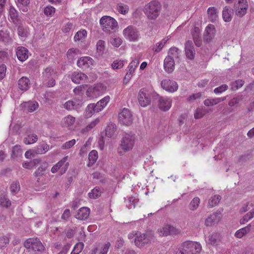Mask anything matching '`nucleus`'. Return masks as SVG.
<instances>
[{"label":"nucleus","instance_id":"obj_1","mask_svg":"<svg viewBox=\"0 0 254 254\" xmlns=\"http://www.w3.org/2000/svg\"><path fill=\"white\" fill-rule=\"evenodd\" d=\"M201 251V246L199 243L188 241L177 247L175 254H199Z\"/></svg>","mask_w":254,"mask_h":254},{"label":"nucleus","instance_id":"obj_2","mask_svg":"<svg viewBox=\"0 0 254 254\" xmlns=\"http://www.w3.org/2000/svg\"><path fill=\"white\" fill-rule=\"evenodd\" d=\"M162 5L157 0H151L145 4L143 8V12L147 18L150 20H154L159 16Z\"/></svg>","mask_w":254,"mask_h":254},{"label":"nucleus","instance_id":"obj_3","mask_svg":"<svg viewBox=\"0 0 254 254\" xmlns=\"http://www.w3.org/2000/svg\"><path fill=\"white\" fill-rule=\"evenodd\" d=\"M134 136L130 134H125L122 137L120 146L118 148V153L121 155L132 150L134 145Z\"/></svg>","mask_w":254,"mask_h":254},{"label":"nucleus","instance_id":"obj_4","mask_svg":"<svg viewBox=\"0 0 254 254\" xmlns=\"http://www.w3.org/2000/svg\"><path fill=\"white\" fill-rule=\"evenodd\" d=\"M57 77L56 71L52 67L46 68L42 72V81L43 85L48 87L55 85Z\"/></svg>","mask_w":254,"mask_h":254},{"label":"nucleus","instance_id":"obj_5","mask_svg":"<svg viewBox=\"0 0 254 254\" xmlns=\"http://www.w3.org/2000/svg\"><path fill=\"white\" fill-rule=\"evenodd\" d=\"M153 239L154 236L151 232L141 233L138 232L135 239H134V244L137 247L141 248L151 243Z\"/></svg>","mask_w":254,"mask_h":254},{"label":"nucleus","instance_id":"obj_6","mask_svg":"<svg viewBox=\"0 0 254 254\" xmlns=\"http://www.w3.org/2000/svg\"><path fill=\"white\" fill-rule=\"evenodd\" d=\"M100 24L102 30L105 32H110L115 30L118 26V22L113 17L109 16H104L100 20Z\"/></svg>","mask_w":254,"mask_h":254},{"label":"nucleus","instance_id":"obj_7","mask_svg":"<svg viewBox=\"0 0 254 254\" xmlns=\"http://www.w3.org/2000/svg\"><path fill=\"white\" fill-rule=\"evenodd\" d=\"M123 34L127 40L130 42L139 40L140 34L138 30L133 26H128L123 31Z\"/></svg>","mask_w":254,"mask_h":254},{"label":"nucleus","instance_id":"obj_8","mask_svg":"<svg viewBox=\"0 0 254 254\" xmlns=\"http://www.w3.org/2000/svg\"><path fill=\"white\" fill-rule=\"evenodd\" d=\"M26 249H32L35 252H41L44 250V246L38 238L28 239L24 244Z\"/></svg>","mask_w":254,"mask_h":254},{"label":"nucleus","instance_id":"obj_9","mask_svg":"<svg viewBox=\"0 0 254 254\" xmlns=\"http://www.w3.org/2000/svg\"><path fill=\"white\" fill-rule=\"evenodd\" d=\"M48 164L46 162L42 163L39 167L36 170L33 174L34 177L36 178L37 183L38 185L45 184L44 175L46 173Z\"/></svg>","mask_w":254,"mask_h":254},{"label":"nucleus","instance_id":"obj_10","mask_svg":"<svg viewBox=\"0 0 254 254\" xmlns=\"http://www.w3.org/2000/svg\"><path fill=\"white\" fill-rule=\"evenodd\" d=\"M118 118L120 123L124 125L129 126L132 122V114L127 108L123 109L122 112L119 114Z\"/></svg>","mask_w":254,"mask_h":254},{"label":"nucleus","instance_id":"obj_11","mask_svg":"<svg viewBox=\"0 0 254 254\" xmlns=\"http://www.w3.org/2000/svg\"><path fill=\"white\" fill-rule=\"evenodd\" d=\"M67 156L64 157L52 168L51 172L55 173L59 171L61 175L64 174L66 171L69 164L67 162Z\"/></svg>","mask_w":254,"mask_h":254},{"label":"nucleus","instance_id":"obj_12","mask_svg":"<svg viewBox=\"0 0 254 254\" xmlns=\"http://www.w3.org/2000/svg\"><path fill=\"white\" fill-rule=\"evenodd\" d=\"M160 236L164 237L169 235H176L180 233L181 230L176 227L166 225L158 229L157 231Z\"/></svg>","mask_w":254,"mask_h":254},{"label":"nucleus","instance_id":"obj_13","mask_svg":"<svg viewBox=\"0 0 254 254\" xmlns=\"http://www.w3.org/2000/svg\"><path fill=\"white\" fill-rule=\"evenodd\" d=\"M162 88L166 91L173 93L176 91L178 89V83L174 80L166 78L161 82Z\"/></svg>","mask_w":254,"mask_h":254},{"label":"nucleus","instance_id":"obj_14","mask_svg":"<svg viewBox=\"0 0 254 254\" xmlns=\"http://www.w3.org/2000/svg\"><path fill=\"white\" fill-rule=\"evenodd\" d=\"M138 100L141 106L145 107L150 104L151 102L150 96L148 91L141 89L138 93Z\"/></svg>","mask_w":254,"mask_h":254},{"label":"nucleus","instance_id":"obj_15","mask_svg":"<svg viewBox=\"0 0 254 254\" xmlns=\"http://www.w3.org/2000/svg\"><path fill=\"white\" fill-rule=\"evenodd\" d=\"M82 104L83 102L81 100L75 98L73 100H70L65 102L63 104V107L68 111H71L79 109L82 106Z\"/></svg>","mask_w":254,"mask_h":254},{"label":"nucleus","instance_id":"obj_16","mask_svg":"<svg viewBox=\"0 0 254 254\" xmlns=\"http://www.w3.org/2000/svg\"><path fill=\"white\" fill-rule=\"evenodd\" d=\"M235 7L236 14L239 17H242L246 13L247 11L248 4L247 0H238L237 3L235 4Z\"/></svg>","mask_w":254,"mask_h":254},{"label":"nucleus","instance_id":"obj_17","mask_svg":"<svg viewBox=\"0 0 254 254\" xmlns=\"http://www.w3.org/2000/svg\"><path fill=\"white\" fill-rule=\"evenodd\" d=\"M93 60L89 57H84L80 58L77 62V66L83 69H86L93 64Z\"/></svg>","mask_w":254,"mask_h":254},{"label":"nucleus","instance_id":"obj_18","mask_svg":"<svg viewBox=\"0 0 254 254\" xmlns=\"http://www.w3.org/2000/svg\"><path fill=\"white\" fill-rule=\"evenodd\" d=\"M172 105V100L170 98L161 97L158 100L159 108L164 111L169 110Z\"/></svg>","mask_w":254,"mask_h":254},{"label":"nucleus","instance_id":"obj_19","mask_svg":"<svg viewBox=\"0 0 254 254\" xmlns=\"http://www.w3.org/2000/svg\"><path fill=\"white\" fill-rule=\"evenodd\" d=\"M215 28L213 25L209 24L205 28L204 38L207 42H210L215 35Z\"/></svg>","mask_w":254,"mask_h":254},{"label":"nucleus","instance_id":"obj_20","mask_svg":"<svg viewBox=\"0 0 254 254\" xmlns=\"http://www.w3.org/2000/svg\"><path fill=\"white\" fill-rule=\"evenodd\" d=\"M221 218V214L219 212H215L210 215L205 221V225L207 226H211L218 223Z\"/></svg>","mask_w":254,"mask_h":254},{"label":"nucleus","instance_id":"obj_21","mask_svg":"<svg viewBox=\"0 0 254 254\" xmlns=\"http://www.w3.org/2000/svg\"><path fill=\"white\" fill-rule=\"evenodd\" d=\"M22 106L25 111L32 113L38 108L39 104L35 101H29L23 102L22 104Z\"/></svg>","mask_w":254,"mask_h":254},{"label":"nucleus","instance_id":"obj_22","mask_svg":"<svg viewBox=\"0 0 254 254\" xmlns=\"http://www.w3.org/2000/svg\"><path fill=\"white\" fill-rule=\"evenodd\" d=\"M163 65L166 72L172 73L175 69V61L169 56H167L164 60Z\"/></svg>","mask_w":254,"mask_h":254},{"label":"nucleus","instance_id":"obj_23","mask_svg":"<svg viewBox=\"0 0 254 254\" xmlns=\"http://www.w3.org/2000/svg\"><path fill=\"white\" fill-rule=\"evenodd\" d=\"M185 52L187 57L190 60H192L194 58L195 50L191 41H188L185 45Z\"/></svg>","mask_w":254,"mask_h":254},{"label":"nucleus","instance_id":"obj_24","mask_svg":"<svg viewBox=\"0 0 254 254\" xmlns=\"http://www.w3.org/2000/svg\"><path fill=\"white\" fill-rule=\"evenodd\" d=\"M16 54L17 59L22 62L25 61L28 58V50L23 47H18Z\"/></svg>","mask_w":254,"mask_h":254},{"label":"nucleus","instance_id":"obj_25","mask_svg":"<svg viewBox=\"0 0 254 254\" xmlns=\"http://www.w3.org/2000/svg\"><path fill=\"white\" fill-rule=\"evenodd\" d=\"M87 78V75L81 72L74 71L71 75V80L76 84L84 81Z\"/></svg>","mask_w":254,"mask_h":254},{"label":"nucleus","instance_id":"obj_26","mask_svg":"<svg viewBox=\"0 0 254 254\" xmlns=\"http://www.w3.org/2000/svg\"><path fill=\"white\" fill-rule=\"evenodd\" d=\"M110 100V97L106 96L103 99L99 101L96 104H95V110L96 112L101 111L108 104Z\"/></svg>","mask_w":254,"mask_h":254},{"label":"nucleus","instance_id":"obj_27","mask_svg":"<svg viewBox=\"0 0 254 254\" xmlns=\"http://www.w3.org/2000/svg\"><path fill=\"white\" fill-rule=\"evenodd\" d=\"M18 88L22 91L27 90L30 85V81L28 78L23 76L18 81Z\"/></svg>","mask_w":254,"mask_h":254},{"label":"nucleus","instance_id":"obj_28","mask_svg":"<svg viewBox=\"0 0 254 254\" xmlns=\"http://www.w3.org/2000/svg\"><path fill=\"white\" fill-rule=\"evenodd\" d=\"M90 214V209L86 207H83L79 209L75 215V217L81 220L86 219Z\"/></svg>","mask_w":254,"mask_h":254},{"label":"nucleus","instance_id":"obj_29","mask_svg":"<svg viewBox=\"0 0 254 254\" xmlns=\"http://www.w3.org/2000/svg\"><path fill=\"white\" fill-rule=\"evenodd\" d=\"M218 11L215 7H210L207 9V14L209 20L214 22L216 21L218 18Z\"/></svg>","mask_w":254,"mask_h":254},{"label":"nucleus","instance_id":"obj_30","mask_svg":"<svg viewBox=\"0 0 254 254\" xmlns=\"http://www.w3.org/2000/svg\"><path fill=\"white\" fill-rule=\"evenodd\" d=\"M233 14V10L231 8L226 6L222 11V17L225 22H229L232 19V16Z\"/></svg>","mask_w":254,"mask_h":254},{"label":"nucleus","instance_id":"obj_31","mask_svg":"<svg viewBox=\"0 0 254 254\" xmlns=\"http://www.w3.org/2000/svg\"><path fill=\"white\" fill-rule=\"evenodd\" d=\"M181 54V51L175 47L170 48L168 52V56L172 58L173 60L179 59Z\"/></svg>","mask_w":254,"mask_h":254},{"label":"nucleus","instance_id":"obj_32","mask_svg":"<svg viewBox=\"0 0 254 254\" xmlns=\"http://www.w3.org/2000/svg\"><path fill=\"white\" fill-rule=\"evenodd\" d=\"M49 150V146L45 143L38 145L34 148V152L36 154H42L47 152Z\"/></svg>","mask_w":254,"mask_h":254},{"label":"nucleus","instance_id":"obj_33","mask_svg":"<svg viewBox=\"0 0 254 254\" xmlns=\"http://www.w3.org/2000/svg\"><path fill=\"white\" fill-rule=\"evenodd\" d=\"M139 64V58L138 56L135 57L130 63L128 66V72L134 74L136 67Z\"/></svg>","mask_w":254,"mask_h":254},{"label":"nucleus","instance_id":"obj_34","mask_svg":"<svg viewBox=\"0 0 254 254\" xmlns=\"http://www.w3.org/2000/svg\"><path fill=\"white\" fill-rule=\"evenodd\" d=\"M168 39H163L159 42L157 43L155 45H153L152 48V50L153 52L155 53L160 52L166 44L167 41Z\"/></svg>","mask_w":254,"mask_h":254},{"label":"nucleus","instance_id":"obj_35","mask_svg":"<svg viewBox=\"0 0 254 254\" xmlns=\"http://www.w3.org/2000/svg\"><path fill=\"white\" fill-rule=\"evenodd\" d=\"M220 241V235L218 233H213L208 237L207 242L212 245H217Z\"/></svg>","mask_w":254,"mask_h":254},{"label":"nucleus","instance_id":"obj_36","mask_svg":"<svg viewBox=\"0 0 254 254\" xmlns=\"http://www.w3.org/2000/svg\"><path fill=\"white\" fill-rule=\"evenodd\" d=\"M74 122L75 118L70 115H68L62 120V124L63 126L68 127L72 126Z\"/></svg>","mask_w":254,"mask_h":254},{"label":"nucleus","instance_id":"obj_37","mask_svg":"<svg viewBox=\"0 0 254 254\" xmlns=\"http://www.w3.org/2000/svg\"><path fill=\"white\" fill-rule=\"evenodd\" d=\"M38 140L37 135L34 133L28 134L23 140L26 144H31L36 142Z\"/></svg>","mask_w":254,"mask_h":254},{"label":"nucleus","instance_id":"obj_38","mask_svg":"<svg viewBox=\"0 0 254 254\" xmlns=\"http://www.w3.org/2000/svg\"><path fill=\"white\" fill-rule=\"evenodd\" d=\"M23 151L21 148V146L16 145L12 147L11 157L13 158H17L22 156Z\"/></svg>","mask_w":254,"mask_h":254},{"label":"nucleus","instance_id":"obj_39","mask_svg":"<svg viewBox=\"0 0 254 254\" xmlns=\"http://www.w3.org/2000/svg\"><path fill=\"white\" fill-rule=\"evenodd\" d=\"M221 199V197L219 195H214L211 197L208 200V206L213 207L217 205L219 203Z\"/></svg>","mask_w":254,"mask_h":254},{"label":"nucleus","instance_id":"obj_40","mask_svg":"<svg viewBox=\"0 0 254 254\" xmlns=\"http://www.w3.org/2000/svg\"><path fill=\"white\" fill-rule=\"evenodd\" d=\"M17 6L22 9L23 12H26L28 10L27 6L29 4L30 0H15Z\"/></svg>","mask_w":254,"mask_h":254},{"label":"nucleus","instance_id":"obj_41","mask_svg":"<svg viewBox=\"0 0 254 254\" xmlns=\"http://www.w3.org/2000/svg\"><path fill=\"white\" fill-rule=\"evenodd\" d=\"M11 203L8 198L4 195H1L0 196V205L4 208H7L10 206Z\"/></svg>","mask_w":254,"mask_h":254},{"label":"nucleus","instance_id":"obj_42","mask_svg":"<svg viewBox=\"0 0 254 254\" xmlns=\"http://www.w3.org/2000/svg\"><path fill=\"white\" fill-rule=\"evenodd\" d=\"M79 54V50L76 48L69 49L66 54L67 58L70 61H73Z\"/></svg>","mask_w":254,"mask_h":254},{"label":"nucleus","instance_id":"obj_43","mask_svg":"<svg viewBox=\"0 0 254 254\" xmlns=\"http://www.w3.org/2000/svg\"><path fill=\"white\" fill-rule=\"evenodd\" d=\"M87 36V31L85 30L78 31L74 37V40L75 42L83 40Z\"/></svg>","mask_w":254,"mask_h":254},{"label":"nucleus","instance_id":"obj_44","mask_svg":"<svg viewBox=\"0 0 254 254\" xmlns=\"http://www.w3.org/2000/svg\"><path fill=\"white\" fill-rule=\"evenodd\" d=\"M117 10L121 14L125 15L128 12L129 7L127 5L120 2L117 4Z\"/></svg>","mask_w":254,"mask_h":254},{"label":"nucleus","instance_id":"obj_45","mask_svg":"<svg viewBox=\"0 0 254 254\" xmlns=\"http://www.w3.org/2000/svg\"><path fill=\"white\" fill-rule=\"evenodd\" d=\"M105 49V42L103 40H99L96 44L97 52L99 56H101L103 54Z\"/></svg>","mask_w":254,"mask_h":254},{"label":"nucleus","instance_id":"obj_46","mask_svg":"<svg viewBox=\"0 0 254 254\" xmlns=\"http://www.w3.org/2000/svg\"><path fill=\"white\" fill-rule=\"evenodd\" d=\"M9 15L13 22L17 20L18 15V12L13 6H10L9 7Z\"/></svg>","mask_w":254,"mask_h":254},{"label":"nucleus","instance_id":"obj_47","mask_svg":"<svg viewBox=\"0 0 254 254\" xmlns=\"http://www.w3.org/2000/svg\"><path fill=\"white\" fill-rule=\"evenodd\" d=\"M95 104H89L85 111V116L87 117H91L93 114L95 113H97L95 110Z\"/></svg>","mask_w":254,"mask_h":254},{"label":"nucleus","instance_id":"obj_48","mask_svg":"<svg viewBox=\"0 0 254 254\" xmlns=\"http://www.w3.org/2000/svg\"><path fill=\"white\" fill-rule=\"evenodd\" d=\"M101 195V190L99 188L96 187L88 193V196L92 199H96Z\"/></svg>","mask_w":254,"mask_h":254},{"label":"nucleus","instance_id":"obj_49","mask_svg":"<svg viewBox=\"0 0 254 254\" xmlns=\"http://www.w3.org/2000/svg\"><path fill=\"white\" fill-rule=\"evenodd\" d=\"M254 217V208L251 211L247 213L242 219L240 220L241 224H245L248 222L250 219Z\"/></svg>","mask_w":254,"mask_h":254},{"label":"nucleus","instance_id":"obj_50","mask_svg":"<svg viewBox=\"0 0 254 254\" xmlns=\"http://www.w3.org/2000/svg\"><path fill=\"white\" fill-rule=\"evenodd\" d=\"M200 203V199L198 197H195L190 201L189 204L190 209L191 210H196Z\"/></svg>","mask_w":254,"mask_h":254},{"label":"nucleus","instance_id":"obj_51","mask_svg":"<svg viewBox=\"0 0 254 254\" xmlns=\"http://www.w3.org/2000/svg\"><path fill=\"white\" fill-rule=\"evenodd\" d=\"M98 153L96 150L91 151L88 155V159L89 161V163L93 165L95 163V162L97 161L98 159Z\"/></svg>","mask_w":254,"mask_h":254},{"label":"nucleus","instance_id":"obj_52","mask_svg":"<svg viewBox=\"0 0 254 254\" xmlns=\"http://www.w3.org/2000/svg\"><path fill=\"white\" fill-rule=\"evenodd\" d=\"M20 187L18 181L12 182L10 187V191L13 194L17 193L20 190Z\"/></svg>","mask_w":254,"mask_h":254},{"label":"nucleus","instance_id":"obj_53","mask_svg":"<svg viewBox=\"0 0 254 254\" xmlns=\"http://www.w3.org/2000/svg\"><path fill=\"white\" fill-rule=\"evenodd\" d=\"M115 131V126L113 124L108 125L105 129V134L109 137L113 136Z\"/></svg>","mask_w":254,"mask_h":254},{"label":"nucleus","instance_id":"obj_54","mask_svg":"<svg viewBox=\"0 0 254 254\" xmlns=\"http://www.w3.org/2000/svg\"><path fill=\"white\" fill-rule=\"evenodd\" d=\"M250 231V228L248 227L243 228L235 233V236L238 238L243 237L245 234L248 233Z\"/></svg>","mask_w":254,"mask_h":254},{"label":"nucleus","instance_id":"obj_55","mask_svg":"<svg viewBox=\"0 0 254 254\" xmlns=\"http://www.w3.org/2000/svg\"><path fill=\"white\" fill-rule=\"evenodd\" d=\"M9 235L0 237V248H2L6 247L9 242Z\"/></svg>","mask_w":254,"mask_h":254},{"label":"nucleus","instance_id":"obj_56","mask_svg":"<svg viewBox=\"0 0 254 254\" xmlns=\"http://www.w3.org/2000/svg\"><path fill=\"white\" fill-rule=\"evenodd\" d=\"M220 102L219 99H207L204 101V104L206 106H212Z\"/></svg>","mask_w":254,"mask_h":254},{"label":"nucleus","instance_id":"obj_57","mask_svg":"<svg viewBox=\"0 0 254 254\" xmlns=\"http://www.w3.org/2000/svg\"><path fill=\"white\" fill-rule=\"evenodd\" d=\"M55 12V8L50 5L46 6L44 10V14L47 16H52Z\"/></svg>","mask_w":254,"mask_h":254},{"label":"nucleus","instance_id":"obj_58","mask_svg":"<svg viewBox=\"0 0 254 254\" xmlns=\"http://www.w3.org/2000/svg\"><path fill=\"white\" fill-rule=\"evenodd\" d=\"M206 113V111L203 108H197L194 114V117L195 119H198L201 118Z\"/></svg>","mask_w":254,"mask_h":254},{"label":"nucleus","instance_id":"obj_59","mask_svg":"<svg viewBox=\"0 0 254 254\" xmlns=\"http://www.w3.org/2000/svg\"><path fill=\"white\" fill-rule=\"evenodd\" d=\"M124 65V61L121 60H116L112 64V67L114 69L121 68Z\"/></svg>","mask_w":254,"mask_h":254},{"label":"nucleus","instance_id":"obj_60","mask_svg":"<svg viewBox=\"0 0 254 254\" xmlns=\"http://www.w3.org/2000/svg\"><path fill=\"white\" fill-rule=\"evenodd\" d=\"M76 143V140L74 139H71L64 143L61 148L63 149H68L72 147Z\"/></svg>","mask_w":254,"mask_h":254},{"label":"nucleus","instance_id":"obj_61","mask_svg":"<svg viewBox=\"0 0 254 254\" xmlns=\"http://www.w3.org/2000/svg\"><path fill=\"white\" fill-rule=\"evenodd\" d=\"M137 202V201L136 199L132 197H130L128 198L127 201V206L129 209L134 208Z\"/></svg>","mask_w":254,"mask_h":254},{"label":"nucleus","instance_id":"obj_62","mask_svg":"<svg viewBox=\"0 0 254 254\" xmlns=\"http://www.w3.org/2000/svg\"><path fill=\"white\" fill-rule=\"evenodd\" d=\"M228 88V87L226 84H223L215 88L214 92L216 94H220L226 91Z\"/></svg>","mask_w":254,"mask_h":254},{"label":"nucleus","instance_id":"obj_63","mask_svg":"<svg viewBox=\"0 0 254 254\" xmlns=\"http://www.w3.org/2000/svg\"><path fill=\"white\" fill-rule=\"evenodd\" d=\"M99 119H96L95 120L91 122L89 125H88L84 129L85 130V131H87L91 130L99 123Z\"/></svg>","mask_w":254,"mask_h":254},{"label":"nucleus","instance_id":"obj_64","mask_svg":"<svg viewBox=\"0 0 254 254\" xmlns=\"http://www.w3.org/2000/svg\"><path fill=\"white\" fill-rule=\"evenodd\" d=\"M244 83V81L242 80H237L233 82L232 84V89L233 90L238 89L239 88L241 87Z\"/></svg>","mask_w":254,"mask_h":254}]
</instances>
